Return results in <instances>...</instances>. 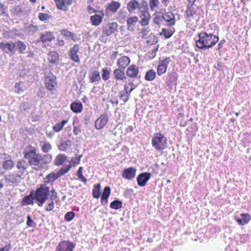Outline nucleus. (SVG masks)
Wrapping results in <instances>:
<instances>
[{"label": "nucleus", "mask_w": 251, "mask_h": 251, "mask_svg": "<svg viewBox=\"0 0 251 251\" xmlns=\"http://www.w3.org/2000/svg\"><path fill=\"white\" fill-rule=\"evenodd\" d=\"M167 139L160 133H156L151 139L152 146L157 151H161L167 148Z\"/></svg>", "instance_id": "nucleus-1"}, {"label": "nucleus", "mask_w": 251, "mask_h": 251, "mask_svg": "<svg viewBox=\"0 0 251 251\" xmlns=\"http://www.w3.org/2000/svg\"><path fill=\"white\" fill-rule=\"evenodd\" d=\"M137 87L133 80H128V82L124 86V91L120 92L119 97L124 103L126 102L130 96V94Z\"/></svg>", "instance_id": "nucleus-2"}, {"label": "nucleus", "mask_w": 251, "mask_h": 251, "mask_svg": "<svg viewBox=\"0 0 251 251\" xmlns=\"http://www.w3.org/2000/svg\"><path fill=\"white\" fill-rule=\"evenodd\" d=\"M50 194V188L45 184H41L40 187L34 191L35 199L48 200Z\"/></svg>", "instance_id": "nucleus-3"}, {"label": "nucleus", "mask_w": 251, "mask_h": 251, "mask_svg": "<svg viewBox=\"0 0 251 251\" xmlns=\"http://www.w3.org/2000/svg\"><path fill=\"white\" fill-rule=\"evenodd\" d=\"M199 39L197 40L195 43L196 46L200 49H207V46L209 45L210 40L208 39L207 33L205 32H201L198 34Z\"/></svg>", "instance_id": "nucleus-4"}, {"label": "nucleus", "mask_w": 251, "mask_h": 251, "mask_svg": "<svg viewBox=\"0 0 251 251\" xmlns=\"http://www.w3.org/2000/svg\"><path fill=\"white\" fill-rule=\"evenodd\" d=\"M75 244L69 240L61 241L56 247L55 251H73Z\"/></svg>", "instance_id": "nucleus-5"}, {"label": "nucleus", "mask_w": 251, "mask_h": 251, "mask_svg": "<svg viewBox=\"0 0 251 251\" xmlns=\"http://www.w3.org/2000/svg\"><path fill=\"white\" fill-rule=\"evenodd\" d=\"M171 61L170 57H166L159 61L157 68V73L158 75L160 76L166 72L167 68Z\"/></svg>", "instance_id": "nucleus-6"}, {"label": "nucleus", "mask_w": 251, "mask_h": 251, "mask_svg": "<svg viewBox=\"0 0 251 251\" xmlns=\"http://www.w3.org/2000/svg\"><path fill=\"white\" fill-rule=\"evenodd\" d=\"M15 43L13 42H4L0 43V49L7 54L11 53L13 55L15 52Z\"/></svg>", "instance_id": "nucleus-7"}, {"label": "nucleus", "mask_w": 251, "mask_h": 251, "mask_svg": "<svg viewBox=\"0 0 251 251\" xmlns=\"http://www.w3.org/2000/svg\"><path fill=\"white\" fill-rule=\"evenodd\" d=\"M5 182L7 184H17L20 182V179H22V176L19 173L15 175L10 173L4 176Z\"/></svg>", "instance_id": "nucleus-8"}, {"label": "nucleus", "mask_w": 251, "mask_h": 251, "mask_svg": "<svg viewBox=\"0 0 251 251\" xmlns=\"http://www.w3.org/2000/svg\"><path fill=\"white\" fill-rule=\"evenodd\" d=\"M118 25L116 23L112 22L107 24L103 27L102 32L103 37H107L112 34L117 29Z\"/></svg>", "instance_id": "nucleus-9"}, {"label": "nucleus", "mask_w": 251, "mask_h": 251, "mask_svg": "<svg viewBox=\"0 0 251 251\" xmlns=\"http://www.w3.org/2000/svg\"><path fill=\"white\" fill-rule=\"evenodd\" d=\"M151 177V174L149 172H144L140 174L136 178L138 185L141 187L145 186Z\"/></svg>", "instance_id": "nucleus-10"}, {"label": "nucleus", "mask_w": 251, "mask_h": 251, "mask_svg": "<svg viewBox=\"0 0 251 251\" xmlns=\"http://www.w3.org/2000/svg\"><path fill=\"white\" fill-rule=\"evenodd\" d=\"M45 83L47 89L50 91L54 90L57 85L56 76L52 75L51 76H47L45 79Z\"/></svg>", "instance_id": "nucleus-11"}, {"label": "nucleus", "mask_w": 251, "mask_h": 251, "mask_svg": "<svg viewBox=\"0 0 251 251\" xmlns=\"http://www.w3.org/2000/svg\"><path fill=\"white\" fill-rule=\"evenodd\" d=\"M197 9L195 8L194 6L188 4L186 7V10L184 13V16L186 21L191 22L194 20L195 15H196Z\"/></svg>", "instance_id": "nucleus-12"}, {"label": "nucleus", "mask_w": 251, "mask_h": 251, "mask_svg": "<svg viewBox=\"0 0 251 251\" xmlns=\"http://www.w3.org/2000/svg\"><path fill=\"white\" fill-rule=\"evenodd\" d=\"M79 46L78 44H75L72 47L69 51V55L71 59L76 63L80 62V59L77 52L79 50Z\"/></svg>", "instance_id": "nucleus-13"}, {"label": "nucleus", "mask_w": 251, "mask_h": 251, "mask_svg": "<svg viewBox=\"0 0 251 251\" xmlns=\"http://www.w3.org/2000/svg\"><path fill=\"white\" fill-rule=\"evenodd\" d=\"M108 121L107 113L102 114L96 121L95 127L97 129H101L104 127Z\"/></svg>", "instance_id": "nucleus-14"}, {"label": "nucleus", "mask_w": 251, "mask_h": 251, "mask_svg": "<svg viewBox=\"0 0 251 251\" xmlns=\"http://www.w3.org/2000/svg\"><path fill=\"white\" fill-rule=\"evenodd\" d=\"M136 169L133 167L125 169L122 172V176L126 179L131 180L136 174Z\"/></svg>", "instance_id": "nucleus-15"}, {"label": "nucleus", "mask_w": 251, "mask_h": 251, "mask_svg": "<svg viewBox=\"0 0 251 251\" xmlns=\"http://www.w3.org/2000/svg\"><path fill=\"white\" fill-rule=\"evenodd\" d=\"M162 15L163 21L167 23L168 25L172 26L175 24V16L173 13L172 12L162 13Z\"/></svg>", "instance_id": "nucleus-16"}, {"label": "nucleus", "mask_w": 251, "mask_h": 251, "mask_svg": "<svg viewBox=\"0 0 251 251\" xmlns=\"http://www.w3.org/2000/svg\"><path fill=\"white\" fill-rule=\"evenodd\" d=\"M55 39V36L53 32L50 31H46L41 34L40 36V41L43 44H46L47 42H50Z\"/></svg>", "instance_id": "nucleus-17"}, {"label": "nucleus", "mask_w": 251, "mask_h": 251, "mask_svg": "<svg viewBox=\"0 0 251 251\" xmlns=\"http://www.w3.org/2000/svg\"><path fill=\"white\" fill-rule=\"evenodd\" d=\"M130 62V60L128 57L123 56L118 59L117 64L120 69L125 70Z\"/></svg>", "instance_id": "nucleus-18"}, {"label": "nucleus", "mask_w": 251, "mask_h": 251, "mask_svg": "<svg viewBox=\"0 0 251 251\" xmlns=\"http://www.w3.org/2000/svg\"><path fill=\"white\" fill-rule=\"evenodd\" d=\"M139 73L138 67L135 65L129 66L126 72V75L130 78H135L138 76Z\"/></svg>", "instance_id": "nucleus-19"}, {"label": "nucleus", "mask_w": 251, "mask_h": 251, "mask_svg": "<svg viewBox=\"0 0 251 251\" xmlns=\"http://www.w3.org/2000/svg\"><path fill=\"white\" fill-rule=\"evenodd\" d=\"M34 197L33 191H31L28 195H26L23 198L21 202L22 206L33 204L34 200H35Z\"/></svg>", "instance_id": "nucleus-20"}, {"label": "nucleus", "mask_w": 251, "mask_h": 251, "mask_svg": "<svg viewBox=\"0 0 251 251\" xmlns=\"http://www.w3.org/2000/svg\"><path fill=\"white\" fill-rule=\"evenodd\" d=\"M140 17L141 20L140 21V24L142 26H146L149 24V21L151 18V15L149 11H141Z\"/></svg>", "instance_id": "nucleus-21"}, {"label": "nucleus", "mask_w": 251, "mask_h": 251, "mask_svg": "<svg viewBox=\"0 0 251 251\" xmlns=\"http://www.w3.org/2000/svg\"><path fill=\"white\" fill-rule=\"evenodd\" d=\"M99 13V14H95L90 17V20L93 25L98 26L102 22L104 14L101 11Z\"/></svg>", "instance_id": "nucleus-22"}, {"label": "nucleus", "mask_w": 251, "mask_h": 251, "mask_svg": "<svg viewBox=\"0 0 251 251\" xmlns=\"http://www.w3.org/2000/svg\"><path fill=\"white\" fill-rule=\"evenodd\" d=\"M24 158L26 159H28L30 158L35 156L36 153V149L32 146H29L24 151Z\"/></svg>", "instance_id": "nucleus-23"}, {"label": "nucleus", "mask_w": 251, "mask_h": 251, "mask_svg": "<svg viewBox=\"0 0 251 251\" xmlns=\"http://www.w3.org/2000/svg\"><path fill=\"white\" fill-rule=\"evenodd\" d=\"M43 160V156L39 153H37L28 159V162L30 166H38L40 162Z\"/></svg>", "instance_id": "nucleus-24"}, {"label": "nucleus", "mask_w": 251, "mask_h": 251, "mask_svg": "<svg viewBox=\"0 0 251 251\" xmlns=\"http://www.w3.org/2000/svg\"><path fill=\"white\" fill-rule=\"evenodd\" d=\"M89 78L91 83H94L100 81L101 77L100 72L97 70L90 71Z\"/></svg>", "instance_id": "nucleus-25"}, {"label": "nucleus", "mask_w": 251, "mask_h": 251, "mask_svg": "<svg viewBox=\"0 0 251 251\" xmlns=\"http://www.w3.org/2000/svg\"><path fill=\"white\" fill-rule=\"evenodd\" d=\"M15 46L16 50H18L19 53L25 54L26 53L27 45L25 43L20 40H17L15 42Z\"/></svg>", "instance_id": "nucleus-26"}, {"label": "nucleus", "mask_w": 251, "mask_h": 251, "mask_svg": "<svg viewBox=\"0 0 251 251\" xmlns=\"http://www.w3.org/2000/svg\"><path fill=\"white\" fill-rule=\"evenodd\" d=\"M28 165L24 160H21L17 162L16 167L19 169V174L22 176L25 173V171L27 168Z\"/></svg>", "instance_id": "nucleus-27"}, {"label": "nucleus", "mask_w": 251, "mask_h": 251, "mask_svg": "<svg viewBox=\"0 0 251 251\" xmlns=\"http://www.w3.org/2000/svg\"><path fill=\"white\" fill-rule=\"evenodd\" d=\"M70 108L73 112L79 113L82 111L83 105L81 102L74 101L71 104Z\"/></svg>", "instance_id": "nucleus-28"}, {"label": "nucleus", "mask_w": 251, "mask_h": 251, "mask_svg": "<svg viewBox=\"0 0 251 251\" xmlns=\"http://www.w3.org/2000/svg\"><path fill=\"white\" fill-rule=\"evenodd\" d=\"M138 18L136 16L128 17L127 19L126 23L127 25V29L129 31H133L134 26L138 21Z\"/></svg>", "instance_id": "nucleus-29"}, {"label": "nucleus", "mask_w": 251, "mask_h": 251, "mask_svg": "<svg viewBox=\"0 0 251 251\" xmlns=\"http://www.w3.org/2000/svg\"><path fill=\"white\" fill-rule=\"evenodd\" d=\"M48 60L50 63L57 64L59 62V54L57 52L50 51L49 53Z\"/></svg>", "instance_id": "nucleus-30"}, {"label": "nucleus", "mask_w": 251, "mask_h": 251, "mask_svg": "<svg viewBox=\"0 0 251 251\" xmlns=\"http://www.w3.org/2000/svg\"><path fill=\"white\" fill-rule=\"evenodd\" d=\"M113 74L115 78L117 80H124V79L126 78L125 70L121 69H117L113 72Z\"/></svg>", "instance_id": "nucleus-31"}, {"label": "nucleus", "mask_w": 251, "mask_h": 251, "mask_svg": "<svg viewBox=\"0 0 251 251\" xmlns=\"http://www.w3.org/2000/svg\"><path fill=\"white\" fill-rule=\"evenodd\" d=\"M59 176H58L57 173H55L54 172H52L49 175H48L45 178V182L44 184L46 185L47 184L49 183L50 182H54L55 180H56L58 178H59Z\"/></svg>", "instance_id": "nucleus-32"}, {"label": "nucleus", "mask_w": 251, "mask_h": 251, "mask_svg": "<svg viewBox=\"0 0 251 251\" xmlns=\"http://www.w3.org/2000/svg\"><path fill=\"white\" fill-rule=\"evenodd\" d=\"M121 6V3L118 1H112L108 4V9L111 12L114 13Z\"/></svg>", "instance_id": "nucleus-33"}, {"label": "nucleus", "mask_w": 251, "mask_h": 251, "mask_svg": "<svg viewBox=\"0 0 251 251\" xmlns=\"http://www.w3.org/2000/svg\"><path fill=\"white\" fill-rule=\"evenodd\" d=\"M139 2L135 0L130 1L127 4V9L130 13H132L136 8L138 9Z\"/></svg>", "instance_id": "nucleus-34"}, {"label": "nucleus", "mask_w": 251, "mask_h": 251, "mask_svg": "<svg viewBox=\"0 0 251 251\" xmlns=\"http://www.w3.org/2000/svg\"><path fill=\"white\" fill-rule=\"evenodd\" d=\"M67 157L65 154H58L55 159L54 164L56 166H59L63 164V163L67 159Z\"/></svg>", "instance_id": "nucleus-35"}, {"label": "nucleus", "mask_w": 251, "mask_h": 251, "mask_svg": "<svg viewBox=\"0 0 251 251\" xmlns=\"http://www.w3.org/2000/svg\"><path fill=\"white\" fill-rule=\"evenodd\" d=\"M30 108L29 104L27 102H22L19 106V112L25 115Z\"/></svg>", "instance_id": "nucleus-36"}, {"label": "nucleus", "mask_w": 251, "mask_h": 251, "mask_svg": "<svg viewBox=\"0 0 251 251\" xmlns=\"http://www.w3.org/2000/svg\"><path fill=\"white\" fill-rule=\"evenodd\" d=\"M93 196L94 198L98 199L101 195L100 184L98 183L94 185L92 191Z\"/></svg>", "instance_id": "nucleus-37"}, {"label": "nucleus", "mask_w": 251, "mask_h": 251, "mask_svg": "<svg viewBox=\"0 0 251 251\" xmlns=\"http://www.w3.org/2000/svg\"><path fill=\"white\" fill-rule=\"evenodd\" d=\"M156 76V72L153 69L148 71L145 76V80L150 81L153 80Z\"/></svg>", "instance_id": "nucleus-38"}, {"label": "nucleus", "mask_w": 251, "mask_h": 251, "mask_svg": "<svg viewBox=\"0 0 251 251\" xmlns=\"http://www.w3.org/2000/svg\"><path fill=\"white\" fill-rule=\"evenodd\" d=\"M15 164L11 159L5 160L2 163V167L6 170H11L14 166Z\"/></svg>", "instance_id": "nucleus-39"}, {"label": "nucleus", "mask_w": 251, "mask_h": 251, "mask_svg": "<svg viewBox=\"0 0 251 251\" xmlns=\"http://www.w3.org/2000/svg\"><path fill=\"white\" fill-rule=\"evenodd\" d=\"M110 71H111V69L110 68H108L107 67L102 69L101 71V77H102V79L104 81H107L109 78Z\"/></svg>", "instance_id": "nucleus-40"}, {"label": "nucleus", "mask_w": 251, "mask_h": 251, "mask_svg": "<svg viewBox=\"0 0 251 251\" xmlns=\"http://www.w3.org/2000/svg\"><path fill=\"white\" fill-rule=\"evenodd\" d=\"M122 201L117 199L111 202L110 207L113 209L118 210L122 207Z\"/></svg>", "instance_id": "nucleus-41"}, {"label": "nucleus", "mask_w": 251, "mask_h": 251, "mask_svg": "<svg viewBox=\"0 0 251 251\" xmlns=\"http://www.w3.org/2000/svg\"><path fill=\"white\" fill-rule=\"evenodd\" d=\"M72 165L71 164L67 165L62 167L56 173L60 177L68 173Z\"/></svg>", "instance_id": "nucleus-42"}, {"label": "nucleus", "mask_w": 251, "mask_h": 251, "mask_svg": "<svg viewBox=\"0 0 251 251\" xmlns=\"http://www.w3.org/2000/svg\"><path fill=\"white\" fill-rule=\"evenodd\" d=\"M148 9L149 4L146 0H143L139 2L138 10L139 12L148 11Z\"/></svg>", "instance_id": "nucleus-43"}, {"label": "nucleus", "mask_w": 251, "mask_h": 251, "mask_svg": "<svg viewBox=\"0 0 251 251\" xmlns=\"http://www.w3.org/2000/svg\"><path fill=\"white\" fill-rule=\"evenodd\" d=\"M161 14L162 12H160L154 15V17L153 20L154 23L158 25L162 24L164 21Z\"/></svg>", "instance_id": "nucleus-44"}, {"label": "nucleus", "mask_w": 251, "mask_h": 251, "mask_svg": "<svg viewBox=\"0 0 251 251\" xmlns=\"http://www.w3.org/2000/svg\"><path fill=\"white\" fill-rule=\"evenodd\" d=\"M71 141L68 140L66 141L62 142L60 143V145L58 146V149L62 151H66L68 147L71 146Z\"/></svg>", "instance_id": "nucleus-45"}, {"label": "nucleus", "mask_w": 251, "mask_h": 251, "mask_svg": "<svg viewBox=\"0 0 251 251\" xmlns=\"http://www.w3.org/2000/svg\"><path fill=\"white\" fill-rule=\"evenodd\" d=\"M67 123L65 120H62L61 122L55 124L53 126V129L55 132L60 131L63 127Z\"/></svg>", "instance_id": "nucleus-46"}, {"label": "nucleus", "mask_w": 251, "mask_h": 251, "mask_svg": "<svg viewBox=\"0 0 251 251\" xmlns=\"http://www.w3.org/2000/svg\"><path fill=\"white\" fill-rule=\"evenodd\" d=\"M160 4L159 0H150L149 5L151 10L152 11L156 10Z\"/></svg>", "instance_id": "nucleus-47"}, {"label": "nucleus", "mask_w": 251, "mask_h": 251, "mask_svg": "<svg viewBox=\"0 0 251 251\" xmlns=\"http://www.w3.org/2000/svg\"><path fill=\"white\" fill-rule=\"evenodd\" d=\"M82 167H80L76 172V175L82 182H83L84 183H86L87 180L82 175Z\"/></svg>", "instance_id": "nucleus-48"}, {"label": "nucleus", "mask_w": 251, "mask_h": 251, "mask_svg": "<svg viewBox=\"0 0 251 251\" xmlns=\"http://www.w3.org/2000/svg\"><path fill=\"white\" fill-rule=\"evenodd\" d=\"M111 193V188L110 186H106L104 187L101 197L108 199Z\"/></svg>", "instance_id": "nucleus-49"}, {"label": "nucleus", "mask_w": 251, "mask_h": 251, "mask_svg": "<svg viewBox=\"0 0 251 251\" xmlns=\"http://www.w3.org/2000/svg\"><path fill=\"white\" fill-rule=\"evenodd\" d=\"M75 214L73 211H69L67 212L64 216L65 220L67 222L71 221L75 217Z\"/></svg>", "instance_id": "nucleus-50"}, {"label": "nucleus", "mask_w": 251, "mask_h": 251, "mask_svg": "<svg viewBox=\"0 0 251 251\" xmlns=\"http://www.w3.org/2000/svg\"><path fill=\"white\" fill-rule=\"evenodd\" d=\"M51 17V16L49 15V14L47 13H39L38 15V18L41 21H46L49 20L50 18Z\"/></svg>", "instance_id": "nucleus-51"}, {"label": "nucleus", "mask_w": 251, "mask_h": 251, "mask_svg": "<svg viewBox=\"0 0 251 251\" xmlns=\"http://www.w3.org/2000/svg\"><path fill=\"white\" fill-rule=\"evenodd\" d=\"M26 225L28 226L31 227H34L36 226V223L33 221L29 215L27 216Z\"/></svg>", "instance_id": "nucleus-52"}, {"label": "nucleus", "mask_w": 251, "mask_h": 251, "mask_svg": "<svg viewBox=\"0 0 251 251\" xmlns=\"http://www.w3.org/2000/svg\"><path fill=\"white\" fill-rule=\"evenodd\" d=\"M161 34L163 35L166 38H169L172 36L173 33L169 29L163 28Z\"/></svg>", "instance_id": "nucleus-53"}, {"label": "nucleus", "mask_w": 251, "mask_h": 251, "mask_svg": "<svg viewBox=\"0 0 251 251\" xmlns=\"http://www.w3.org/2000/svg\"><path fill=\"white\" fill-rule=\"evenodd\" d=\"M42 151L45 153H47L51 149V146L50 143H45L41 147Z\"/></svg>", "instance_id": "nucleus-54"}, {"label": "nucleus", "mask_w": 251, "mask_h": 251, "mask_svg": "<svg viewBox=\"0 0 251 251\" xmlns=\"http://www.w3.org/2000/svg\"><path fill=\"white\" fill-rule=\"evenodd\" d=\"M241 218L243 219V223L248 224L251 220V216L249 214L243 213L241 214Z\"/></svg>", "instance_id": "nucleus-55"}, {"label": "nucleus", "mask_w": 251, "mask_h": 251, "mask_svg": "<svg viewBox=\"0 0 251 251\" xmlns=\"http://www.w3.org/2000/svg\"><path fill=\"white\" fill-rule=\"evenodd\" d=\"M50 202L48 204V206H47L46 210L47 211H50L53 209L54 206V199L50 198Z\"/></svg>", "instance_id": "nucleus-56"}, {"label": "nucleus", "mask_w": 251, "mask_h": 251, "mask_svg": "<svg viewBox=\"0 0 251 251\" xmlns=\"http://www.w3.org/2000/svg\"><path fill=\"white\" fill-rule=\"evenodd\" d=\"M56 7L59 9H63V6H64L65 1L64 0H54Z\"/></svg>", "instance_id": "nucleus-57"}, {"label": "nucleus", "mask_w": 251, "mask_h": 251, "mask_svg": "<svg viewBox=\"0 0 251 251\" xmlns=\"http://www.w3.org/2000/svg\"><path fill=\"white\" fill-rule=\"evenodd\" d=\"M214 36V39H216L213 40L212 41H211L209 43V45L207 46V49L212 48L218 42L219 37L217 36Z\"/></svg>", "instance_id": "nucleus-58"}, {"label": "nucleus", "mask_w": 251, "mask_h": 251, "mask_svg": "<svg viewBox=\"0 0 251 251\" xmlns=\"http://www.w3.org/2000/svg\"><path fill=\"white\" fill-rule=\"evenodd\" d=\"M43 156V159L45 160L44 161L45 164H49L50 162V161H51V160L52 159V156H51V155H50L49 154H45Z\"/></svg>", "instance_id": "nucleus-59"}, {"label": "nucleus", "mask_w": 251, "mask_h": 251, "mask_svg": "<svg viewBox=\"0 0 251 251\" xmlns=\"http://www.w3.org/2000/svg\"><path fill=\"white\" fill-rule=\"evenodd\" d=\"M72 32H70L66 29H63L61 31V34L64 36L66 37L67 38H70L71 35H72Z\"/></svg>", "instance_id": "nucleus-60"}, {"label": "nucleus", "mask_w": 251, "mask_h": 251, "mask_svg": "<svg viewBox=\"0 0 251 251\" xmlns=\"http://www.w3.org/2000/svg\"><path fill=\"white\" fill-rule=\"evenodd\" d=\"M82 156V155H79L77 157L72 158L71 159V162L75 164H78L80 163V161Z\"/></svg>", "instance_id": "nucleus-61"}, {"label": "nucleus", "mask_w": 251, "mask_h": 251, "mask_svg": "<svg viewBox=\"0 0 251 251\" xmlns=\"http://www.w3.org/2000/svg\"><path fill=\"white\" fill-rule=\"evenodd\" d=\"M81 131V129L79 127H77L75 125V123H73V133L75 135H77Z\"/></svg>", "instance_id": "nucleus-62"}, {"label": "nucleus", "mask_w": 251, "mask_h": 251, "mask_svg": "<svg viewBox=\"0 0 251 251\" xmlns=\"http://www.w3.org/2000/svg\"><path fill=\"white\" fill-rule=\"evenodd\" d=\"M28 27L30 31L32 32H35L39 29L38 26L37 25H30Z\"/></svg>", "instance_id": "nucleus-63"}, {"label": "nucleus", "mask_w": 251, "mask_h": 251, "mask_svg": "<svg viewBox=\"0 0 251 251\" xmlns=\"http://www.w3.org/2000/svg\"><path fill=\"white\" fill-rule=\"evenodd\" d=\"M51 196L50 198L54 199V200L57 198V193L56 192L54 189H52L51 190Z\"/></svg>", "instance_id": "nucleus-64"}]
</instances>
